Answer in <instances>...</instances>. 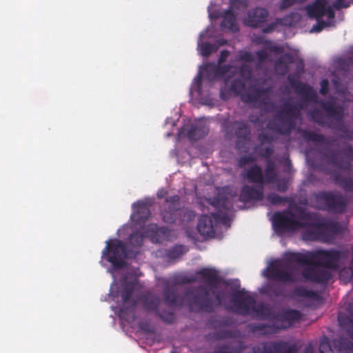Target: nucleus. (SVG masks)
<instances>
[{
    "label": "nucleus",
    "instance_id": "17",
    "mask_svg": "<svg viewBox=\"0 0 353 353\" xmlns=\"http://www.w3.org/2000/svg\"><path fill=\"white\" fill-rule=\"evenodd\" d=\"M264 197L263 186L244 185L241 190L239 201L243 203L251 201H260Z\"/></svg>",
    "mask_w": 353,
    "mask_h": 353
},
{
    "label": "nucleus",
    "instance_id": "28",
    "mask_svg": "<svg viewBox=\"0 0 353 353\" xmlns=\"http://www.w3.org/2000/svg\"><path fill=\"white\" fill-rule=\"evenodd\" d=\"M325 0H316L312 5L307 7V14L310 18L316 20L321 19L325 14Z\"/></svg>",
    "mask_w": 353,
    "mask_h": 353
},
{
    "label": "nucleus",
    "instance_id": "52",
    "mask_svg": "<svg viewBox=\"0 0 353 353\" xmlns=\"http://www.w3.org/2000/svg\"><path fill=\"white\" fill-rule=\"evenodd\" d=\"M255 160V158L252 155H243L239 159L238 166L243 168L248 164L252 163Z\"/></svg>",
    "mask_w": 353,
    "mask_h": 353
},
{
    "label": "nucleus",
    "instance_id": "30",
    "mask_svg": "<svg viewBox=\"0 0 353 353\" xmlns=\"http://www.w3.org/2000/svg\"><path fill=\"white\" fill-rule=\"evenodd\" d=\"M163 297L165 303L170 307L181 306L179 303V295L173 287H168L163 290Z\"/></svg>",
    "mask_w": 353,
    "mask_h": 353
},
{
    "label": "nucleus",
    "instance_id": "43",
    "mask_svg": "<svg viewBox=\"0 0 353 353\" xmlns=\"http://www.w3.org/2000/svg\"><path fill=\"white\" fill-rule=\"evenodd\" d=\"M230 90L234 92L236 95H240L245 90V82L241 79H234L230 85Z\"/></svg>",
    "mask_w": 353,
    "mask_h": 353
},
{
    "label": "nucleus",
    "instance_id": "48",
    "mask_svg": "<svg viewBox=\"0 0 353 353\" xmlns=\"http://www.w3.org/2000/svg\"><path fill=\"white\" fill-rule=\"evenodd\" d=\"M211 67H213L214 69L216 70V73L221 76H223L225 74H227L231 69V65L227 64H219L217 66L212 65V64H208L206 67V70H208L209 68Z\"/></svg>",
    "mask_w": 353,
    "mask_h": 353
},
{
    "label": "nucleus",
    "instance_id": "34",
    "mask_svg": "<svg viewBox=\"0 0 353 353\" xmlns=\"http://www.w3.org/2000/svg\"><path fill=\"white\" fill-rule=\"evenodd\" d=\"M335 183L341 186L346 192H353V179L351 177H343L339 173L334 175Z\"/></svg>",
    "mask_w": 353,
    "mask_h": 353
},
{
    "label": "nucleus",
    "instance_id": "7",
    "mask_svg": "<svg viewBox=\"0 0 353 353\" xmlns=\"http://www.w3.org/2000/svg\"><path fill=\"white\" fill-rule=\"evenodd\" d=\"M295 92L302 96L305 101L317 103L325 112L327 117L332 118L336 121L342 122L344 118V108L340 104H336L334 99L330 101H318L316 92L312 86L304 83H300Z\"/></svg>",
    "mask_w": 353,
    "mask_h": 353
},
{
    "label": "nucleus",
    "instance_id": "47",
    "mask_svg": "<svg viewBox=\"0 0 353 353\" xmlns=\"http://www.w3.org/2000/svg\"><path fill=\"white\" fill-rule=\"evenodd\" d=\"M181 211L179 222H188L194 219L196 214L193 210L181 208Z\"/></svg>",
    "mask_w": 353,
    "mask_h": 353
},
{
    "label": "nucleus",
    "instance_id": "22",
    "mask_svg": "<svg viewBox=\"0 0 353 353\" xmlns=\"http://www.w3.org/2000/svg\"><path fill=\"white\" fill-rule=\"evenodd\" d=\"M295 61L294 55L290 52L284 53L275 61V69L281 74L285 75L289 71L290 65Z\"/></svg>",
    "mask_w": 353,
    "mask_h": 353
},
{
    "label": "nucleus",
    "instance_id": "4",
    "mask_svg": "<svg viewBox=\"0 0 353 353\" xmlns=\"http://www.w3.org/2000/svg\"><path fill=\"white\" fill-rule=\"evenodd\" d=\"M224 284L227 286L233 285L232 288L235 290L232 294V302L236 313L241 315L254 313L261 319L272 318L271 310L265 304L256 305L253 296L247 294L244 289L239 290L240 288L239 280L235 281L234 283L230 280L225 281ZM272 319H274V316Z\"/></svg>",
    "mask_w": 353,
    "mask_h": 353
},
{
    "label": "nucleus",
    "instance_id": "24",
    "mask_svg": "<svg viewBox=\"0 0 353 353\" xmlns=\"http://www.w3.org/2000/svg\"><path fill=\"white\" fill-rule=\"evenodd\" d=\"M150 239L154 243H161L169 235L170 231L166 227H159L156 224L150 225L148 230Z\"/></svg>",
    "mask_w": 353,
    "mask_h": 353
},
{
    "label": "nucleus",
    "instance_id": "26",
    "mask_svg": "<svg viewBox=\"0 0 353 353\" xmlns=\"http://www.w3.org/2000/svg\"><path fill=\"white\" fill-rule=\"evenodd\" d=\"M208 132V129L201 123L192 124L186 129V135L191 141H197L205 137Z\"/></svg>",
    "mask_w": 353,
    "mask_h": 353
},
{
    "label": "nucleus",
    "instance_id": "5",
    "mask_svg": "<svg viewBox=\"0 0 353 353\" xmlns=\"http://www.w3.org/2000/svg\"><path fill=\"white\" fill-rule=\"evenodd\" d=\"M214 300L210 297V290L205 285H199L194 292H187L185 295L189 298V305L192 311L195 312H213L216 307L221 306L223 303V293L212 291Z\"/></svg>",
    "mask_w": 353,
    "mask_h": 353
},
{
    "label": "nucleus",
    "instance_id": "39",
    "mask_svg": "<svg viewBox=\"0 0 353 353\" xmlns=\"http://www.w3.org/2000/svg\"><path fill=\"white\" fill-rule=\"evenodd\" d=\"M187 251L185 246L176 245L166 250V256L170 259H176L179 258Z\"/></svg>",
    "mask_w": 353,
    "mask_h": 353
},
{
    "label": "nucleus",
    "instance_id": "31",
    "mask_svg": "<svg viewBox=\"0 0 353 353\" xmlns=\"http://www.w3.org/2000/svg\"><path fill=\"white\" fill-rule=\"evenodd\" d=\"M264 172L265 183H274L278 180L276 165L272 160L268 159L267 161Z\"/></svg>",
    "mask_w": 353,
    "mask_h": 353
},
{
    "label": "nucleus",
    "instance_id": "3",
    "mask_svg": "<svg viewBox=\"0 0 353 353\" xmlns=\"http://www.w3.org/2000/svg\"><path fill=\"white\" fill-rule=\"evenodd\" d=\"M144 236L139 232H132L129 236V247L121 240L110 239L105 242L106 245L102 251V257L110 262L116 269L125 265V259L129 252H137L134 249L140 248L143 243Z\"/></svg>",
    "mask_w": 353,
    "mask_h": 353
},
{
    "label": "nucleus",
    "instance_id": "56",
    "mask_svg": "<svg viewBox=\"0 0 353 353\" xmlns=\"http://www.w3.org/2000/svg\"><path fill=\"white\" fill-rule=\"evenodd\" d=\"M317 23L314 25L311 29L312 32H320L325 28L328 26L329 23L321 19L316 20Z\"/></svg>",
    "mask_w": 353,
    "mask_h": 353
},
{
    "label": "nucleus",
    "instance_id": "42",
    "mask_svg": "<svg viewBox=\"0 0 353 353\" xmlns=\"http://www.w3.org/2000/svg\"><path fill=\"white\" fill-rule=\"evenodd\" d=\"M219 48V45H216V43H210L208 42L203 43L200 46L201 54L203 57H208L212 52H215L218 48Z\"/></svg>",
    "mask_w": 353,
    "mask_h": 353
},
{
    "label": "nucleus",
    "instance_id": "49",
    "mask_svg": "<svg viewBox=\"0 0 353 353\" xmlns=\"http://www.w3.org/2000/svg\"><path fill=\"white\" fill-rule=\"evenodd\" d=\"M199 280V277L194 275L191 276H181L176 280L178 284H188L196 282Z\"/></svg>",
    "mask_w": 353,
    "mask_h": 353
},
{
    "label": "nucleus",
    "instance_id": "9",
    "mask_svg": "<svg viewBox=\"0 0 353 353\" xmlns=\"http://www.w3.org/2000/svg\"><path fill=\"white\" fill-rule=\"evenodd\" d=\"M141 302L143 308L148 312H154L163 322L166 323H172L176 319L174 313L172 311L161 310V298L155 294L147 292L142 299Z\"/></svg>",
    "mask_w": 353,
    "mask_h": 353
},
{
    "label": "nucleus",
    "instance_id": "51",
    "mask_svg": "<svg viewBox=\"0 0 353 353\" xmlns=\"http://www.w3.org/2000/svg\"><path fill=\"white\" fill-rule=\"evenodd\" d=\"M236 336V333L229 330H220L216 334V338L217 339H228Z\"/></svg>",
    "mask_w": 353,
    "mask_h": 353
},
{
    "label": "nucleus",
    "instance_id": "21",
    "mask_svg": "<svg viewBox=\"0 0 353 353\" xmlns=\"http://www.w3.org/2000/svg\"><path fill=\"white\" fill-rule=\"evenodd\" d=\"M242 176L246 179L250 183H256L260 186H263L265 184L262 168L258 165H254L245 172H243Z\"/></svg>",
    "mask_w": 353,
    "mask_h": 353
},
{
    "label": "nucleus",
    "instance_id": "35",
    "mask_svg": "<svg viewBox=\"0 0 353 353\" xmlns=\"http://www.w3.org/2000/svg\"><path fill=\"white\" fill-rule=\"evenodd\" d=\"M308 116L311 118V119L315 123H318L321 126H328L331 127L330 123H329L325 119L323 113L317 108H313L308 111Z\"/></svg>",
    "mask_w": 353,
    "mask_h": 353
},
{
    "label": "nucleus",
    "instance_id": "18",
    "mask_svg": "<svg viewBox=\"0 0 353 353\" xmlns=\"http://www.w3.org/2000/svg\"><path fill=\"white\" fill-rule=\"evenodd\" d=\"M150 203L148 201H138L133 203V212L131 214V219L137 224L144 223L150 216Z\"/></svg>",
    "mask_w": 353,
    "mask_h": 353
},
{
    "label": "nucleus",
    "instance_id": "36",
    "mask_svg": "<svg viewBox=\"0 0 353 353\" xmlns=\"http://www.w3.org/2000/svg\"><path fill=\"white\" fill-rule=\"evenodd\" d=\"M330 159V162L336 166H338L340 169L344 170H351V163L348 160H344L342 158H339L336 152H333L330 155L327 156Z\"/></svg>",
    "mask_w": 353,
    "mask_h": 353
},
{
    "label": "nucleus",
    "instance_id": "50",
    "mask_svg": "<svg viewBox=\"0 0 353 353\" xmlns=\"http://www.w3.org/2000/svg\"><path fill=\"white\" fill-rule=\"evenodd\" d=\"M265 44L267 45L268 50L270 52L276 53V54H282L284 52V48L283 46L281 45H277L275 43H273L270 41H265Z\"/></svg>",
    "mask_w": 353,
    "mask_h": 353
},
{
    "label": "nucleus",
    "instance_id": "38",
    "mask_svg": "<svg viewBox=\"0 0 353 353\" xmlns=\"http://www.w3.org/2000/svg\"><path fill=\"white\" fill-rule=\"evenodd\" d=\"M294 294L296 296L319 299V294L312 290H307L304 287H297L294 290Z\"/></svg>",
    "mask_w": 353,
    "mask_h": 353
},
{
    "label": "nucleus",
    "instance_id": "54",
    "mask_svg": "<svg viewBox=\"0 0 353 353\" xmlns=\"http://www.w3.org/2000/svg\"><path fill=\"white\" fill-rule=\"evenodd\" d=\"M282 21L283 20L281 19L277 18L275 20V21L270 23L266 27L263 28L262 30L263 32H264V33L272 32L274 30H276V28H277V26L279 25L282 24Z\"/></svg>",
    "mask_w": 353,
    "mask_h": 353
},
{
    "label": "nucleus",
    "instance_id": "63",
    "mask_svg": "<svg viewBox=\"0 0 353 353\" xmlns=\"http://www.w3.org/2000/svg\"><path fill=\"white\" fill-rule=\"evenodd\" d=\"M256 55L260 63H263L268 58V53L264 50H260L256 52Z\"/></svg>",
    "mask_w": 353,
    "mask_h": 353
},
{
    "label": "nucleus",
    "instance_id": "10",
    "mask_svg": "<svg viewBox=\"0 0 353 353\" xmlns=\"http://www.w3.org/2000/svg\"><path fill=\"white\" fill-rule=\"evenodd\" d=\"M295 343L289 344L282 340L263 342L253 347L254 353H297Z\"/></svg>",
    "mask_w": 353,
    "mask_h": 353
},
{
    "label": "nucleus",
    "instance_id": "57",
    "mask_svg": "<svg viewBox=\"0 0 353 353\" xmlns=\"http://www.w3.org/2000/svg\"><path fill=\"white\" fill-rule=\"evenodd\" d=\"M239 60L247 63H252L254 61V58L253 54L250 52H244L239 54Z\"/></svg>",
    "mask_w": 353,
    "mask_h": 353
},
{
    "label": "nucleus",
    "instance_id": "23",
    "mask_svg": "<svg viewBox=\"0 0 353 353\" xmlns=\"http://www.w3.org/2000/svg\"><path fill=\"white\" fill-rule=\"evenodd\" d=\"M223 21L221 26L223 29H227L232 32H236L239 30L236 22V16L232 10H227L222 15Z\"/></svg>",
    "mask_w": 353,
    "mask_h": 353
},
{
    "label": "nucleus",
    "instance_id": "13",
    "mask_svg": "<svg viewBox=\"0 0 353 353\" xmlns=\"http://www.w3.org/2000/svg\"><path fill=\"white\" fill-rule=\"evenodd\" d=\"M236 127L235 134L236 136V147L239 149L243 148L250 141L251 130L248 124L242 121H234L231 122L227 127L226 131L229 132L230 128Z\"/></svg>",
    "mask_w": 353,
    "mask_h": 353
},
{
    "label": "nucleus",
    "instance_id": "19",
    "mask_svg": "<svg viewBox=\"0 0 353 353\" xmlns=\"http://www.w3.org/2000/svg\"><path fill=\"white\" fill-rule=\"evenodd\" d=\"M199 277L197 281L205 282L211 289L216 288L218 284L222 283V278L219 275L218 272L213 268H203L195 273Z\"/></svg>",
    "mask_w": 353,
    "mask_h": 353
},
{
    "label": "nucleus",
    "instance_id": "11",
    "mask_svg": "<svg viewBox=\"0 0 353 353\" xmlns=\"http://www.w3.org/2000/svg\"><path fill=\"white\" fill-rule=\"evenodd\" d=\"M166 207L161 212L162 219L167 223L179 221L181 213L180 197L178 195L169 196L165 199Z\"/></svg>",
    "mask_w": 353,
    "mask_h": 353
},
{
    "label": "nucleus",
    "instance_id": "45",
    "mask_svg": "<svg viewBox=\"0 0 353 353\" xmlns=\"http://www.w3.org/2000/svg\"><path fill=\"white\" fill-rule=\"evenodd\" d=\"M239 74L245 81L251 79L252 75V69L248 63H242L239 68Z\"/></svg>",
    "mask_w": 353,
    "mask_h": 353
},
{
    "label": "nucleus",
    "instance_id": "55",
    "mask_svg": "<svg viewBox=\"0 0 353 353\" xmlns=\"http://www.w3.org/2000/svg\"><path fill=\"white\" fill-rule=\"evenodd\" d=\"M353 276V261L351 265L347 268H344L340 272V277L345 278L347 281H350Z\"/></svg>",
    "mask_w": 353,
    "mask_h": 353
},
{
    "label": "nucleus",
    "instance_id": "6",
    "mask_svg": "<svg viewBox=\"0 0 353 353\" xmlns=\"http://www.w3.org/2000/svg\"><path fill=\"white\" fill-rule=\"evenodd\" d=\"M302 108L301 105H296L292 103L285 102L276 111L270 125L278 133L289 135L296 126V121Z\"/></svg>",
    "mask_w": 353,
    "mask_h": 353
},
{
    "label": "nucleus",
    "instance_id": "14",
    "mask_svg": "<svg viewBox=\"0 0 353 353\" xmlns=\"http://www.w3.org/2000/svg\"><path fill=\"white\" fill-rule=\"evenodd\" d=\"M266 277L276 281L297 282L299 281L298 275L293 271H287L281 268L279 264H272L268 269Z\"/></svg>",
    "mask_w": 353,
    "mask_h": 353
},
{
    "label": "nucleus",
    "instance_id": "53",
    "mask_svg": "<svg viewBox=\"0 0 353 353\" xmlns=\"http://www.w3.org/2000/svg\"><path fill=\"white\" fill-rule=\"evenodd\" d=\"M288 79L290 87L294 90L296 89L300 83H302L301 81H299V75L297 73L289 74L288 77Z\"/></svg>",
    "mask_w": 353,
    "mask_h": 353
},
{
    "label": "nucleus",
    "instance_id": "64",
    "mask_svg": "<svg viewBox=\"0 0 353 353\" xmlns=\"http://www.w3.org/2000/svg\"><path fill=\"white\" fill-rule=\"evenodd\" d=\"M229 54H230V52L228 50H221L220 52L219 57L218 63L222 64L223 62H225L226 61V59H228Z\"/></svg>",
    "mask_w": 353,
    "mask_h": 353
},
{
    "label": "nucleus",
    "instance_id": "40",
    "mask_svg": "<svg viewBox=\"0 0 353 353\" xmlns=\"http://www.w3.org/2000/svg\"><path fill=\"white\" fill-rule=\"evenodd\" d=\"M134 285L132 283H128L124 286L121 292V296L122 301L126 304L131 299L134 292Z\"/></svg>",
    "mask_w": 353,
    "mask_h": 353
},
{
    "label": "nucleus",
    "instance_id": "59",
    "mask_svg": "<svg viewBox=\"0 0 353 353\" xmlns=\"http://www.w3.org/2000/svg\"><path fill=\"white\" fill-rule=\"evenodd\" d=\"M276 181H278L276 189L279 192H285L288 190V183L286 180L281 179V180H277Z\"/></svg>",
    "mask_w": 353,
    "mask_h": 353
},
{
    "label": "nucleus",
    "instance_id": "29",
    "mask_svg": "<svg viewBox=\"0 0 353 353\" xmlns=\"http://www.w3.org/2000/svg\"><path fill=\"white\" fill-rule=\"evenodd\" d=\"M264 93L265 90L263 89L254 86L241 93V99L244 103H251L259 101Z\"/></svg>",
    "mask_w": 353,
    "mask_h": 353
},
{
    "label": "nucleus",
    "instance_id": "58",
    "mask_svg": "<svg viewBox=\"0 0 353 353\" xmlns=\"http://www.w3.org/2000/svg\"><path fill=\"white\" fill-rule=\"evenodd\" d=\"M330 83L327 79H323L321 81V88L319 92L322 95H326L329 92Z\"/></svg>",
    "mask_w": 353,
    "mask_h": 353
},
{
    "label": "nucleus",
    "instance_id": "61",
    "mask_svg": "<svg viewBox=\"0 0 353 353\" xmlns=\"http://www.w3.org/2000/svg\"><path fill=\"white\" fill-rule=\"evenodd\" d=\"M333 6L336 10H339L342 8H348L350 6V3L345 2L344 0H336L333 3Z\"/></svg>",
    "mask_w": 353,
    "mask_h": 353
},
{
    "label": "nucleus",
    "instance_id": "12",
    "mask_svg": "<svg viewBox=\"0 0 353 353\" xmlns=\"http://www.w3.org/2000/svg\"><path fill=\"white\" fill-rule=\"evenodd\" d=\"M210 203L215 208L220 209L217 212L211 214L213 219L216 222L226 224L230 220L229 216L225 212H223L221 210L228 211L232 208V204L230 199L225 196L218 195L212 199Z\"/></svg>",
    "mask_w": 353,
    "mask_h": 353
},
{
    "label": "nucleus",
    "instance_id": "37",
    "mask_svg": "<svg viewBox=\"0 0 353 353\" xmlns=\"http://www.w3.org/2000/svg\"><path fill=\"white\" fill-rule=\"evenodd\" d=\"M302 136L305 140L315 143H325L326 142L324 135L314 131L305 130L302 132Z\"/></svg>",
    "mask_w": 353,
    "mask_h": 353
},
{
    "label": "nucleus",
    "instance_id": "20",
    "mask_svg": "<svg viewBox=\"0 0 353 353\" xmlns=\"http://www.w3.org/2000/svg\"><path fill=\"white\" fill-rule=\"evenodd\" d=\"M268 15V11L265 8H256L248 12L245 23L252 28L261 27L266 22Z\"/></svg>",
    "mask_w": 353,
    "mask_h": 353
},
{
    "label": "nucleus",
    "instance_id": "62",
    "mask_svg": "<svg viewBox=\"0 0 353 353\" xmlns=\"http://www.w3.org/2000/svg\"><path fill=\"white\" fill-rule=\"evenodd\" d=\"M297 1L298 0H281L279 8L281 10L288 8L294 5Z\"/></svg>",
    "mask_w": 353,
    "mask_h": 353
},
{
    "label": "nucleus",
    "instance_id": "33",
    "mask_svg": "<svg viewBox=\"0 0 353 353\" xmlns=\"http://www.w3.org/2000/svg\"><path fill=\"white\" fill-rule=\"evenodd\" d=\"M242 350L243 348L240 343L234 345L233 343L229 342L216 347L212 353H240Z\"/></svg>",
    "mask_w": 353,
    "mask_h": 353
},
{
    "label": "nucleus",
    "instance_id": "60",
    "mask_svg": "<svg viewBox=\"0 0 353 353\" xmlns=\"http://www.w3.org/2000/svg\"><path fill=\"white\" fill-rule=\"evenodd\" d=\"M258 139L261 144L271 143V141H272V137L265 133H260L258 135Z\"/></svg>",
    "mask_w": 353,
    "mask_h": 353
},
{
    "label": "nucleus",
    "instance_id": "1",
    "mask_svg": "<svg viewBox=\"0 0 353 353\" xmlns=\"http://www.w3.org/2000/svg\"><path fill=\"white\" fill-rule=\"evenodd\" d=\"M295 210L300 221L294 219V214L291 211L274 213L272 225L278 234L309 227L311 229L305 232V238L312 241L328 242L342 232V227L338 221L321 219L318 213L308 212L303 207L297 206Z\"/></svg>",
    "mask_w": 353,
    "mask_h": 353
},
{
    "label": "nucleus",
    "instance_id": "8",
    "mask_svg": "<svg viewBox=\"0 0 353 353\" xmlns=\"http://www.w3.org/2000/svg\"><path fill=\"white\" fill-rule=\"evenodd\" d=\"M315 209L328 211L334 214H343L347 208V202L343 194L336 190L319 191L311 194Z\"/></svg>",
    "mask_w": 353,
    "mask_h": 353
},
{
    "label": "nucleus",
    "instance_id": "41",
    "mask_svg": "<svg viewBox=\"0 0 353 353\" xmlns=\"http://www.w3.org/2000/svg\"><path fill=\"white\" fill-rule=\"evenodd\" d=\"M264 292L275 297L283 294V289L282 286L276 283H270L264 288Z\"/></svg>",
    "mask_w": 353,
    "mask_h": 353
},
{
    "label": "nucleus",
    "instance_id": "46",
    "mask_svg": "<svg viewBox=\"0 0 353 353\" xmlns=\"http://www.w3.org/2000/svg\"><path fill=\"white\" fill-rule=\"evenodd\" d=\"M319 352L320 353H334L330 340L327 337L324 336L320 341L319 344Z\"/></svg>",
    "mask_w": 353,
    "mask_h": 353
},
{
    "label": "nucleus",
    "instance_id": "44",
    "mask_svg": "<svg viewBox=\"0 0 353 353\" xmlns=\"http://www.w3.org/2000/svg\"><path fill=\"white\" fill-rule=\"evenodd\" d=\"M267 200L273 205H279L281 203H285L288 202L289 199L288 197H284L279 195L276 193H270L267 196Z\"/></svg>",
    "mask_w": 353,
    "mask_h": 353
},
{
    "label": "nucleus",
    "instance_id": "16",
    "mask_svg": "<svg viewBox=\"0 0 353 353\" xmlns=\"http://www.w3.org/2000/svg\"><path fill=\"white\" fill-rule=\"evenodd\" d=\"M301 313L296 310H288L274 316V319L279 323V328L281 330L290 327L294 323L301 319Z\"/></svg>",
    "mask_w": 353,
    "mask_h": 353
},
{
    "label": "nucleus",
    "instance_id": "25",
    "mask_svg": "<svg viewBox=\"0 0 353 353\" xmlns=\"http://www.w3.org/2000/svg\"><path fill=\"white\" fill-rule=\"evenodd\" d=\"M197 230L203 236H213L215 234L212 220L207 215L200 217L197 224Z\"/></svg>",
    "mask_w": 353,
    "mask_h": 353
},
{
    "label": "nucleus",
    "instance_id": "2",
    "mask_svg": "<svg viewBox=\"0 0 353 353\" xmlns=\"http://www.w3.org/2000/svg\"><path fill=\"white\" fill-rule=\"evenodd\" d=\"M347 257V253L334 249L316 250L306 253L290 252L285 255V261L293 263L310 265L305 268L301 275L305 281L325 284L331 279L332 274L326 268H335L337 263Z\"/></svg>",
    "mask_w": 353,
    "mask_h": 353
},
{
    "label": "nucleus",
    "instance_id": "27",
    "mask_svg": "<svg viewBox=\"0 0 353 353\" xmlns=\"http://www.w3.org/2000/svg\"><path fill=\"white\" fill-rule=\"evenodd\" d=\"M338 321L340 325L345 329L347 334L353 340V307H351L348 314L340 312Z\"/></svg>",
    "mask_w": 353,
    "mask_h": 353
},
{
    "label": "nucleus",
    "instance_id": "32",
    "mask_svg": "<svg viewBox=\"0 0 353 353\" xmlns=\"http://www.w3.org/2000/svg\"><path fill=\"white\" fill-rule=\"evenodd\" d=\"M333 344L338 353H353V343L345 337L333 340Z\"/></svg>",
    "mask_w": 353,
    "mask_h": 353
},
{
    "label": "nucleus",
    "instance_id": "15",
    "mask_svg": "<svg viewBox=\"0 0 353 353\" xmlns=\"http://www.w3.org/2000/svg\"><path fill=\"white\" fill-rule=\"evenodd\" d=\"M249 332L261 336L277 334L280 332L279 323L274 319L271 323H250L247 325Z\"/></svg>",
    "mask_w": 353,
    "mask_h": 353
}]
</instances>
